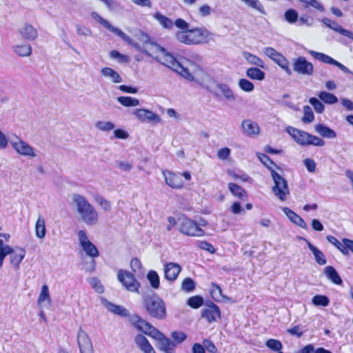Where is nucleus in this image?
<instances>
[{"label":"nucleus","instance_id":"1","mask_svg":"<svg viewBox=\"0 0 353 353\" xmlns=\"http://www.w3.org/2000/svg\"><path fill=\"white\" fill-rule=\"evenodd\" d=\"M157 50L161 51V57L159 55L154 57L156 61L174 71L188 81H194L193 74L176 59L172 53L163 46H157Z\"/></svg>","mask_w":353,"mask_h":353},{"label":"nucleus","instance_id":"2","mask_svg":"<svg viewBox=\"0 0 353 353\" xmlns=\"http://www.w3.org/2000/svg\"><path fill=\"white\" fill-rule=\"evenodd\" d=\"M72 201L75 203L78 213L82 221L88 225H94L98 222V213L95 208L83 196L74 194Z\"/></svg>","mask_w":353,"mask_h":353},{"label":"nucleus","instance_id":"3","mask_svg":"<svg viewBox=\"0 0 353 353\" xmlns=\"http://www.w3.org/2000/svg\"><path fill=\"white\" fill-rule=\"evenodd\" d=\"M143 306L151 317L158 320H163L167 316L165 301L156 293L144 296Z\"/></svg>","mask_w":353,"mask_h":353},{"label":"nucleus","instance_id":"4","mask_svg":"<svg viewBox=\"0 0 353 353\" xmlns=\"http://www.w3.org/2000/svg\"><path fill=\"white\" fill-rule=\"evenodd\" d=\"M175 36L180 43L196 45L203 42L208 37V31L203 28H188L185 31H177Z\"/></svg>","mask_w":353,"mask_h":353},{"label":"nucleus","instance_id":"5","mask_svg":"<svg viewBox=\"0 0 353 353\" xmlns=\"http://www.w3.org/2000/svg\"><path fill=\"white\" fill-rule=\"evenodd\" d=\"M271 176L274 183L272 187V192L281 201H285L287 196L290 194L287 180L275 170H272Z\"/></svg>","mask_w":353,"mask_h":353},{"label":"nucleus","instance_id":"6","mask_svg":"<svg viewBox=\"0 0 353 353\" xmlns=\"http://www.w3.org/2000/svg\"><path fill=\"white\" fill-rule=\"evenodd\" d=\"M179 221V230L182 234L190 236H202L205 234L204 230L190 219L184 217Z\"/></svg>","mask_w":353,"mask_h":353},{"label":"nucleus","instance_id":"7","mask_svg":"<svg viewBox=\"0 0 353 353\" xmlns=\"http://www.w3.org/2000/svg\"><path fill=\"white\" fill-rule=\"evenodd\" d=\"M117 279L128 291L139 292L140 283L132 273L127 270H120L117 273Z\"/></svg>","mask_w":353,"mask_h":353},{"label":"nucleus","instance_id":"8","mask_svg":"<svg viewBox=\"0 0 353 353\" xmlns=\"http://www.w3.org/2000/svg\"><path fill=\"white\" fill-rule=\"evenodd\" d=\"M78 237L80 245L88 256L94 258L99 255L98 249L88 239L86 232L84 230H79L78 232Z\"/></svg>","mask_w":353,"mask_h":353},{"label":"nucleus","instance_id":"9","mask_svg":"<svg viewBox=\"0 0 353 353\" xmlns=\"http://www.w3.org/2000/svg\"><path fill=\"white\" fill-rule=\"evenodd\" d=\"M308 52L314 59L321 61L323 63L335 65L346 74L352 73L351 71L346 66L339 63L336 60L334 59L332 57H330L327 54H325L322 52H316L314 50H309Z\"/></svg>","mask_w":353,"mask_h":353},{"label":"nucleus","instance_id":"10","mask_svg":"<svg viewBox=\"0 0 353 353\" xmlns=\"http://www.w3.org/2000/svg\"><path fill=\"white\" fill-rule=\"evenodd\" d=\"M293 70L303 75L311 76L314 73V66L304 57H299L294 60Z\"/></svg>","mask_w":353,"mask_h":353},{"label":"nucleus","instance_id":"11","mask_svg":"<svg viewBox=\"0 0 353 353\" xmlns=\"http://www.w3.org/2000/svg\"><path fill=\"white\" fill-rule=\"evenodd\" d=\"M77 342L81 353H94L92 341L88 334L81 327L77 334Z\"/></svg>","mask_w":353,"mask_h":353},{"label":"nucleus","instance_id":"12","mask_svg":"<svg viewBox=\"0 0 353 353\" xmlns=\"http://www.w3.org/2000/svg\"><path fill=\"white\" fill-rule=\"evenodd\" d=\"M207 308L203 309L201 317L206 319L209 323L216 321V318H221V311L217 305L212 301L206 303Z\"/></svg>","mask_w":353,"mask_h":353},{"label":"nucleus","instance_id":"13","mask_svg":"<svg viewBox=\"0 0 353 353\" xmlns=\"http://www.w3.org/2000/svg\"><path fill=\"white\" fill-rule=\"evenodd\" d=\"M286 130L297 143L303 146L310 145L309 141L311 134L291 126L287 128Z\"/></svg>","mask_w":353,"mask_h":353},{"label":"nucleus","instance_id":"14","mask_svg":"<svg viewBox=\"0 0 353 353\" xmlns=\"http://www.w3.org/2000/svg\"><path fill=\"white\" fill-rule=\"evenodd\" d=\"M116 35L119 37L123 41L126 42L128 44L132 46L136 50L145 54L148 57H152L154 59V57H156L157 55V54H153L152 52H150L149 50H146L144 47L141 46L139 43L134 41L121 30H119Z\"/></svg>","mask_w":353,"mask_h":353},{"label":"nucleus","instance_id":"15","mask_svg":"<svg viewBox=\"0 0 353 353\" xmlns=\"http://www.w3.org/2000/svg\"><path fill=\"white\" fill-rule=\"evenodd\" d=\"M18 141L11 142L13 148L20 154L23 156L34 157L37 154L34 153V149L26 142L17 137Z\"/></svg>","mask_w":353,"mask_h":353},{"label":"nucleus","instance_id":"16","mask_svg":"<svg viewBox=\"0 0 353 353\" xmlns=\"http://www.w3.org/2000/svg\"><path fill=\"white\" fill-rule=\"evenodd\" d=\"M133 114L141 122L145 121H154L156 123H160L161 119L159 116L152 111L147 109H136L133 112Z\"/></svg>","mask_w":353,"mask_h":353},{"label":"nucleus","instance_id":"17","mask_svg":"<svg viewBox=\"0 0 353 353\" xmlns=\"http://www.w3.org/2000/svg\"><path fill=\"white\" fill-rule=\"evenodd\" d=\"M181 271V267L179 264L174 262H170L164 265L165 278L170 281H174Z\"/></svg>","mask_w":353,"mask_h":353},{"label":"nucleus","instance_id":"18","mask_svg":"<svg viewBox=\"0 0 353 353\" xmlns=\"http://www.w3.org/2000/svg\"><path fill=\"white\" fill-rule=\"evenodd\" d=\"M241 128L243 134L248 137L258 134L260 131L258 124L250 119L243 120L241 124Z\"/></svg>","mask_w":353,"mask_h":353},{"label":"nucleus","instance_id":"19","mask_svg":"<svg viewBox=\"0 0 353 353\" xmlns=\"http://www.w3.org/2000/svg\"><path fill=\"white\" fill-rule=\"evenodd\" d=\"M129 321L130 324L134 327L137 330L141 332H144V330L150 327V323L137 314H132L129 317Z\"/></svg>","mask_w":353,"mask_h":353},{"label":"nucleus","instance_id":"20","mask_svg":"<svg viewBox=\"0 0 353 353\" xmlns=\"http://www.w3.org/2000/svg\"><path fill=\"white\" fill-rule=\"evenodd\" d=\"M134 342L144 353H156L148 340L143 334H139L134 338Z\"/></svg>","mask_w":353,"mask_h":353},{"label":"nucleus","instance_id":"21","mask_svg":"<svg viewBox=\"0 0 353 353\" xmlns=\"http://www.w3.org/2000/svg\"><path fill=\"white\" fill-rule=\"evenodd\" d=\"M165 183L172 188L179 189L183 186V181L181 176L179 174L168 172V174L163 173Z\"/></svg>","mask_w":353,"mask_h":353},{"label":"nucleus","instance_id":"22","mask_svg":"<svg viewBox=\"0 0 353 353\" xmlns=\"http://www.w3.org/2000/svg\"><path fill=\"white\" fill-rule=\"evenodd\" d=\"M103 304L110 312L115 314L123 317H130V316L129 310L122 305H116L108 300H104Z\"/></svg>","mask_w":353,"mask_h":353},{"label":"nucleus","instance_id":"23","mask_svg":"<svg viewBox=\"0 0 353 353\" xmlns=\"http://www.w3.org/2000/svg\"><path fill=\"white\" fill-rule=\"evenodd\" d=\"M158 342L159 350L164 353H175V348L177 344L168 337L164 335Z\"/></svg>","mask_w":353,"mask_h":353},{"label":"nucleus","instance_id":"24","mask_svg":"<svg viewBox=\"0 0 353 353\" xmlns=\"http://www.w3.org/2000/svg\"><path fill=\"white\" fill-rule=\"evenodd\" d=\"M138 39L143 42L144 44H150L151 48H150V51L153 54H159V56L161 57V51L157 50V46H161L157 43L151 40L150 35L143 31H140L138 34Z\"/></svg>","mask_w":353,"mask_h":353},{"label":"nucleus","instance_id":"25","mask_svg":"<svg viewBox=\"0 0 353 353\" xmlns=\"http://www.w3.org/2000/svg\"><path fill=\"white\" fill-rule=\"evenodd\" d=\"M323 272L327 279L330 280L333 283L339 285L343 284V280L341 277L333 266H326L324 268Z\"/></svg>","mask_w":353,"mask_h":353},{"label":"nucleus","instance_id":"26","mask_svg":"<svg viewBox=\"0 0 353 353\" xmlns=\"http://www.w3.org/2000/svg\"><path fill=\"white\" fill-rule=\"evenodd\" d=\"M19 31L23 38L29 41L34 40L38 35L37 30L29 23H26Z\"/></svg>","mask_w":353,"mask_h":353},{"label":"nucleus","instance_id":"27","mask_svg":"<svg viewBox=\"0 0 353 353\" xmlns=\"http://www.w3.org/2000/svg\"><path fill=\"white\" fill-rule=\"evenodd\" d=\"M315 131L321 137L327 139H334L336 137V132L321 123H318L314 126Z\"/></svg>","mask_w":353,"mask_h":353},{"label":"nucleus","instance_id":"28","mask_svg":"<svg viewBox=\"0 0 353 353\" xmlns=\"http://www.w3.org/2000/svg\"><path fill=\"white\" fill-rule=\"evenodd\" d=\"M307 247L312 252L315 261L320 265L326 264L327 259L325 255L319 249L312 245L310 241H307Z\"/></svg>","mask_w":353,"mask_h":353},{"label":"nucleus","instance_id":"29","mask_svg":"<svg viewBox=\"0 0 353 353\" xmlns=\"http://www.w3.org/2000/svg\"><path fill=\"white\" fill-rule=\"evenodd\" d=\"M228 189L234 196L242 200L248 199V196L247 192L240 185L234 183H229Z\"/></svg>","mask_w":353,"mask_h":353},{"label":"nucleus","instance_id":"30","mask_svg":"<svg viewBox=\"0 0 353 353\" xmlns=\"http://www.w3.org/2000/svg\"><path fill=\"white\" fill-rule=\"evenodd\" d=\"M91 17L93 19L98 21L100 24H101L103 26H104L105 28H107L108 30H110L111 32L114 33V34H117V33L120 30L118 28H116L111 25L108 21L103 19L102 17H101L97 12H92L91 13Z\"/></svg>","mask_w":353,"mask_h":353},{"label":"nucleus","instance_id":"31","mask_svg":"<svg viewBox=\"0 0 353 353\" xmlns=\"http://www.w3.org/2000/svg\"><path fill=\"white\" fill-rule=\"evenodd\" d=\"M216 86L221 92L225 99L230 101H234L236 100L235 94L228 84L223 83H217Z\"/></svg>","mask_w":353,"mask_h":353},{"label":"nucleus","instance_id":"32","mask_svg":"<svg viewBox=\"0 0 353 353\" xmlns=\"http://www.w3.org/2000/svg\"><path fill=\"white\" fill-rule=\"evenodd\" d=\"M101 73L103 77L110 78L112 81L114 83H121L122 81V78L119 74L111 68L105 67L102 68Z\"/></svg>","mask_w":353,"mask_h":353},{"label":"nucleus","instance_id":"33","mask_svg":"<svg viewBox=\"0 0 353 353\" xmlns=\"http://www.w3.org/2000/svg\"><path fill=\"white\" fill-rule=\"evenodd\" d=\"M26 255L24 249L19 248L17 252H13L10 256V263L15 270L19 269V265Z\"/></svg>","mask_w":353,"mask_h":353},{"label":"nucleus","instance_id":"34","mask_svg":"<svg viewBox=\"0 0 353 353\" xmlns=\"http://www.w3.org/2000/svg\"><path fill=\"white\" fill-rule=\"evenodd\" d=\"M246 76L251 79L263 81L265 77V73L258 68H250L246 71Z\"/></svg>","mask_w":353,"mask_h":353},{"label":"nucleus","instance_id":"35","mask_svg":"<svg viewBox=\"0 0 353 353\" xmlns=\"http://www.w3.org/2000/svg\"><path fill=\"white\" fill-rule=\"evenodd\" d=\"M36 236L39 239H43L46 234V224L44 218L40 215L35 225Z\"/></svg>","mask_w":353,"mask_h":353},{"label":"nucleus","instance_id":"36","mask_svg":"<svg viewBox=\"0 0 353 353\" xmlns=\"http://www.w3.org/2000/svg\"><path fill=\"white\" fill-rule=\"evenodd\" d=\"M154 18L158 21L161 26L164 28L171 29L173 27L174 23L172 21L159 12L154 14Z\"/></svg>","mask_w":353,"mask_h":353},{"label":"nucleus","instance_id":"37","mask_svg":"<svg viewBox=\"0 0 353 353\" xmlns=\"http://www.w3.org/2000/svg\"><path fill=\"white\" fill-rule=\"evenodd\" d=\"M13 50L19 57H28L32 53V47L30 44L15 46Z\"/></svg>","mask_w":353,"mask_h":353},{"label":"nucleus","instance_id":"38","mask_svg":"<svg viewBox=\"0 0 353 353\" xmlns=\"http://www.w3.org/2000/svg\"><path fill=\"white\" fill-rule=\"evenodd\" d=\"M117 101L125 107H134L139 105V101L137 99L131 97H119Z\"/></svg>","mask_w":353,"mask_h":353},{"label":"nucleus","instance_id":"39","mask_svg":"<svg viewBox=\"0 0 353 353\" xmlns=\"http://www.w3.org/2000/svg\"><path fill=\"white\" fill-rule=\"evenodd\" d=\"M318 97L327 104H334L338 102V98L334 94L325 91L320 92Z\"/></svg>","mask_w":353,"mask_h":353},{"label":"nucleus","instance_id":"40","mask_svg":"<svg viewBox=\"0 0 353 353\" xmlns=\"http://www.w3.org/2000/svg\"><path fill=\"white\" fill-rule=\"evenodd\" d=\"M147 279L148 280L151 287L154 289H159L160 286V279L158 273L154 270H150L147 274Z\"/></svg>","mask_w":353,"mask_h":353},{"label":"nucleus","instance_id":"41","mask_svg":"<svg viewBox=\"0 0 353 353\" xmlns=\"http://www.w3.org/2000/svg\"><path fill=\"white\" fill-rule=\"evenodd\" d=\"M243 57L250 64L256 65V66L262 68H265L264 63H263V61H262V59L253 54L245 52L243 53Z\"/></svg>","mask_w":353,"mask_h":353},{"label":"nucleus","instance_id":"42","mask_svg":"<svg viewBox=\"0 0 353 353\" xmlns=\"http://www.w3.org/2000/svg\"><path fill=\"white\" fill-rule=\"evenodd\" d=\"M312 303L315 306L326 307L330 304V299L325 295L316 294L313 296Z\"/></svg>","mask_w":353,"mask_h":353},{"label":"nucleus","instance_id":"43","mask_svg":"<svg viewBox=\"0 0 353 353\" xmlns=\"http://www.w3.org/2000/svg\"><path fill=\"white\" fill-rule=\"evenodd\" d=\"M326 239L327 241L332 245H334L338 250H339L341 253L344 255H348L349 251L344 247V244L341 243L336 237L328 235L326 236Z\"/></svg>","mask_w":353,"mask_h":353},{"label":"nucleus","instance_id":"44","mask_svg":"<svg viewBox=\"0 0 353 353\" xmlns=\"http://www.w3.org/2000/svg\"><path fill=\"white\" fill-rule=\"evenodd\" d=\"M204 303L203 298L199 295L190 297L187 301V305L194 309H197Z\"/></svg>","mask_w":353,"mask_h":353},{"label":"nucleus","instance_id":"45","mask_svg":"<svg viewBox=\"0 0 353 353\" xmlns=\"http://www.w3.org/2000/svg\"><path fill=\"white\" fill-rule=\"evenodd\" d=\"M145 334H147L154 339L159 341L164 334L161 332L158 329H157L155 327H154L152 324H150V327H148V329L144 330L143 332Z\"/></svg>","mask_w":353,"mask_h":353},{"label":"nucleus","instance_id":"46","mask_svg":"<svg viewBox=\"0 0 353 353\" xmlns=\"http://www.w3.org/2000/svg\"><path fill=\"white\" fill-rule=\"evenodd\" d=\"M196 288L195 281L190 278H185L181 283V290L185 292H191L194 290Z\"/></svg>","mask_w":353,"mask_h":353},{"label":"nucleus","instance_id":"47","mask_svg":"<svg viewBox=\"0 0 353 353\" xmlns=\"http://www.w3.org/2000/svg\"><path fill=\"white\" fill-rule=\"evenodd\" d=\"M261 163L272 172L274 170L272 166H276L274 162L265 154L259 153L257 154Z\"/></svg>","mask_w":353,"mask_h":353},{"label":"nucleus","instance_id":"48","mask_svg":"<svg viewBox=\"0 0 353 353\" xmlns=\"http://www.w3.org/2000/svg\"><path fill=\"white\" fill-rule=\"evenodd\" d=\"M285 19L290 23H294L298 21L299 14L294 9H288L284 14Z\"/></svg>","mask_w":353,"mask_h":353},{"label":"nucleus","instance_id":"49","mask_svg":"<svg viewBox=\"0 0 353 353\" xmlns=\"http://www.w3.org/2000/svg\"><path fill=\"white\" fill-rule=\"evenodd\" d=\"M95 127L99 130L109 132L115 128V125L110 121H99L95 123Z\"/></svg>","mask_w":353,"mask_h":353},{"label":"nucleus","instance_id":"50","mask_svg":"<svg viewBox=\"0 0 353 353\" xmlns=\"http://www.w3.org/2000/svg\"><path fill=\"white\" fill-rule=\"evenodd\" d=\"M238 85L239 88L244 92H250L254 89L253 83L246 79H239Z\"/></svg>","mask_w":353,"mask_h":353},{"label":"nucleus","instance_id":"51","mask_svg":"<svg viewBox=\"0 0 353 353\" xmlns=\"http://www.w3.org/2000/svg\"><path fill=\"white\" fill-rule=\"evenodd\" d=\"M263 53L270 59H272L275 63L276 62L277 59L282 55L281 53L277 52L275 49L271 47L264 48Z\"/></svg>","mask_w":353,"mask_h":353},{"label":"nucleus","instance_id":"52","mask_svg":"<svg viewBox=\"0 0 353 353\" xmlns=\"http://www.w3.org/2000/svg\"><path fill=\"white\" fill-rule=\"evenodd\" d=\"M301 2L305 4V8L312 7L321 12H323L325 11V8L323 6L319 3L317 0H299Z\"/></svg>","mask_w":353,"mask_h":353},{"label":"nucleus","instance_id":"53","mask_svg":"<svg viewBox=\"0 0 353 353\" xmlns=\"http://www.w3.org/2000/svg\"><path fill=\"white\" fill-rule=\"evenodd\" d=\"M212 289L210 290V294L212 298L215 301H219L221 297H223L222 295V290L219 285H216L214 283H212Z\"/></svg>","mask_w":353,"mask_h":353},{"label":"nucleus","instance_id":"54","mask_svg":"<svg viewBox=\"0 0 353 353\" xmlns=\"http://www.w3.org/2000/svg\"><path fill=\"white\" fill-rule=\"evenodd\" d=\"M303 112L304 115L302 118V121L305 123H311L314 119V115L312 108L308 105H305L303 107Z\"/></svg>","mask_w":353,"mask_h":353},{"label":"nucleus","instance_id":"55","mask_svg":"<svg viewBox=\"0 0 353 353\" xmlns=\"http://www.w3.org/2000/svg\"><path fill=\"white\" fill-rule=\"evenodd\" d=\"M321 21L326 27L338 33L339 32L340 29L342 28V26L339 25L336 21H332L328 18H323Z\"/></svg>","mask_w":353,"mask_h":353},{"label":"nucleus","instance_id":"56","mask_svg":"<svg viewBox=\"0 0 353 353\" xmlns=\"http://www.w3.org/2000/svg\"><path fill=\"white\" fill-rule=\"evenodd\" d=\"M309 103L313 106L317 113H322L325 110L323 103L316 97H311L309 99Z\"/></svg>","mask_w":353,"mask_h":353},{"label":"nucleus","instance_id":"57","mask_svg":"<svg viewBox=\"0 0 353 353\" xmlns=\"http://www.w3.org/2000/svg\"><path fill=\"white\" fill-rule=\"evenodd\" d=\"M282 69L285 70V72L288 74L291 75L292 72L291 69L289 68V61L282 54L280 58H279L276 62Z\"/></svg>","mask_w":353,"mask_h":353},{"label":"nucleus","instance_id":"58","mask_svg":"<svg viewBox=\"0 0 353 353\" xmlns=\"http://www.w3.org/2000/svg\"><path fill=\"white\" fill-rule=\"evenodd\" d=\"M110 57L112 59H117L120 63H125L129 61L128 56L122 54L117 50H112L110 52Z\"/></svg>","mask_w":353,"mask_h":353},{"label":"nucleus","instance_id":"59","mask_svg":"<svg viewBox=\"0 0 353 353\" xmlns=\"http://www.w3.org/2000/svg\"><path fill=\"white\" fill-rule=\"evenodd\" d=\"M265 345L268 348L276 352H279L283 347V345L281 341L272 339L268 340Z\"/></svg>","mask_w":353,"mask_h":353},{"label":"nucleus","instance_id":"60","mask_svg":"<svg viewBox=\"0 0 353 353\" xmlns=\"http://www.w3.org/2000/svg\"><path fill=\"white\" fill-rule=\"evenodd\" d=\"M196 244L200 249L208 251L210 254H214L216 252L214 246L205 241H197Z\"/></svg>","mask_w":353,"mask_h":353},{"label":"nucleus","instance_id":"61","mask_svg":"<svg viewBox=\"0 0 353 353\" xmlns=\"http://www.w3.org/2000/svg\"><path fill=\"white\" fill-rule=\"evenodd\" d=\"M244 1L248 6L257 10L262 14H265V10L262 4L259 2V0H242Z\"/></svg>","mask_w":353,"mask_h":353},{"label":"nucleus","instance_id":"62","mask_svg":"<svg viewBox=\"0 0 353 353\" xmlns=\"http://www.w3.org/2000/svg\"><path fill=\"white\" fill-rule=\"evenodd\" d=\"M283 212L285 213V214L288 216V218L294 223L295 224L296 221L299 219L301 217L299 215H298L296 213H295L293 210L290 209L288 207H284L282 209Z\"/></svg>","mask_w":353,"mask_h":353},{"label":"nucleus","instance_id":"63","mask_svg":"<svg viewBox=\"0 0 353 353\" xmlns=\"http://www.w3.org/2000/svg\"><path fill=\"white\" fill-rule=\"evenodd\" d=\"M171 337L176 343H181L186 339L187 335L183 332L174 331L171 333Z\"/></svg>","mask_w":353,"mask_h":353},{"label":"nucleus","instance_id":"64","mask_svg":"<svg viewBox=\"0 0 353 353\" xmlns=\"http://www.w3.org/2000/svg\"><path fill=\"white\" fill-rule=\"evenodd\" d=\"M90 283L93 289L97 292L102 293L103 292V287L101 283V281L96 277L90 279Z\"/></svg>","mask_w":353,"mask_h":353}]
</instances>
